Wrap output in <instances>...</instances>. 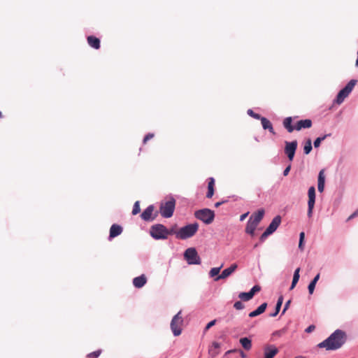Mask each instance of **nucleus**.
<instances>
[{
    "label": "nucleus",
    "mask_w": 358,
    "mask_h": 358,
    "mask_svg": "<svg viewBox=\"0 0 358 358\" xmlns=\"http://www.w3.org/2000/svg\"><path fill=\"white\" fill-rule=\"evenodd\" d=\"M292 117H287L283 120L282 124L283 127L287 129L289 133H292L294 130H295V125H292Z\"/></svg>",
    "instance_id": "5701e85b"
},
{
    "label": "nucleus",
    "mask_w": 358,
    "mask_h": 358,
    "mask_svg": "<svg viewBox=\"0 0 358 358\" xmlns=\"http://www.w3.org/2000/svg\"><path fill=\"white\" fill-rule=\"evenodd\" d=\"M238 352L240 353L241 357L242 358H245V357H246V355H245V353L242 350L238 349Z\"/></svg>",
    "instance_id": "6e6d98bb"
},
{
    "label": "nucleus",
    "mask_w": 358,
    "mask_h": 358,
    "mask_svg": "<svg viewBox=\"0 0 358 358\" xmlns=\"http://www.w3.org/2000/svg\"><path fill=\"white\" fill-rule=\"evenodd\" d=\"M141 211V208H140V201H136L134 204V206H133V209H132V214L134 215H137L138 213H139Z\"/></svg>",
    "instance_id": "72a5a7b5"
},
{
    "label": "nucleus",
    "mask_w": 358,
    "mask_h": 358,
    "mask_svg": "<svg viewBox=\"0 0 358 358\" xmlns=\"http://www.w3.org/2000/svg\"><path fill=\"white\" fill-rule=\"evenodd\" d=\"M87 43L93 48L98 50L100 48V40L96 36H87Z\"/></svg>",
    "instance_id": "4be33fe9"
},
{
    "label": "nucleus",
    "mask_w": 358,
    "mask_h": 358,
    "mask_svg": "<svg viewBox=\"0 0 358 358\" xmlns=\"http://www.w3.org/2000/svg\"><path fill=\"white\" fill-rule=\"evenodd\" d=\"M180 315L181 310L173 316L171 322V329L175 336L180 335L182 332L180 325L182 323L183 320Z\"/></svg>",
    "instance_id": "6e6552de"
},
{
    "label": "nucleus",
    "mask_w": 358,
    "mask_h": 358,
    "mask_svg": "<svg viewBox=\"0 0 358 358\" xmlns=\"http://www.w3.org/2000/svg\"><path fill=\"white\" fill-rule=\"evenodd\" d=\"M308 210L307 215L309 218L312 217L313 214V209L315 203V187L314 186H311L309 187L308 190Z\"/></svg>",
    "instance_id": "1a4fd4ad"
},
{
    "label": "nucleus",
    "mask_w": 358,
    "mask_h": 358,
    "mask_svg": "<svg viewBox=\"0 0 358 358\" xmlns=\"http://www.w3.org/2000/svg\"><path fill=\"white\" fill-rule=\"evenodd\" d=\"M184 258L189 265L200 264L201 258L195 248H189L184 252Z\"/></svg>",
    "instance_id": "0eeeda50"
},
{
    "label": "nucleus",
    "mask_w": 358,
    "mask_h": 358,
    "mask_svg": "<svg viewBox=\"0 0 358 358\" xmlns=\"http://www.w3.org/2000/svg\"><path fill=\"white\" fill-rule=\"evenodd\" d=\"M294 358H306V357H303V356H301V355H299V356H297Z\"/></svg>",
    "instance_id": "13d9d810"
},
{
    "label": "nucleus",
    "mask_w": 358,
    "mask_h": 358,
    "mask_svg": "<svg viewBox=\"0 0 358 358\" xmlns=\"http://www.w3.org/2000/svg\"><path fill=\"white\" fill-rule=\"evenodd\" d=\"M304 240H305V233L303 231H301L299 234V249L301 250H303Z\"/></svg>",
    "instance_id": "473e14b6"
},
{
    "label": "nucleus",
    "mask_w": 358,
    "mask_h": 358,
    "mask_svg": "<svg viewBox=\"0 0 358 358\" xmlns=\"http://www.w3.org/2000/svg\"><path fill=\"white\" fill-rule=\"evenodd\" d=\"M239 343L245 350H250L252 348V340L248 337L241 338Z\"/></svg>",
    "instance_id": "393cba45"
},
{
    "label": "nucleus",
    "mask_w": 358,
    "mask_h": 358,
    "mask_svg": "<svg viewBox=\"0 0 358 358\" xmlns=\"http://www.w3.org/2000/svg\"><path fill=\"white\" fill-rule=\"evenodd\" d=\"M266 308H267V303L264 302V303H262L259 307H257V309L250 312L249 313L248 316L250 317H257V316L262 314L263 313H264Z\"/></svg>",
    "instance_id": "412c9836"
},
{
    "label": "nucleus",
    "mask_w": 358,
    "mask_h": 358,
    "mask_svg": "<svg viewBox=\"0 0 358 358\" xmlns=\"http://www.w3.org/2000/svg\"><path fill=\"white\" fill-rule=\"evenodd\" d=\"M357 82V80H350L347 85L338 92L335 99L334 100V103L338 105L341 104L344 101L345 99L351 93Z\"/></svg>",
    "instance_id": "7ed1b4c3"
},
{
    "label": "nucleus",
    "mask_w": 358,
    "mask_h": 358,
    "mask_svg": "<svg viewBox=\"0 0 358 358\" xmlns=\"http://www.w3.org/2000/svg\"><path fill=\"white\" fill-rule=\"evenodd\" d=\"M215 179L212 177L208 178V188H214Z\"/></svg>",
    "instance_id": "a18cd8bd"
},
{
    "label": "nucleus",
    "mask_w": 358,
    "mask_h": 358,
    "mask_svg": "<svg viewBox=\"0 0 358 358\" xmlns=\"http://www.w3.org/2000/svg\"><path fill=\"white\" fill-rule=\"evenodd\" d=\"M346 342V334L341 329L335 330L328 338L317 344L319 348H325L327 351L340 349Z\"/></svg>",
    "instance_id": "f257e3e1"
},
{
    "label": "nucleus",
    "mask_w": 358,
    "mask_h": 358,
    "mask_svg": "<svg viewBox=\"0 0 358 358\" xmlns=\"http://www.w3.org/2000/svg\"><path fill=\"white\" fill-rule=\"evenodd\" d=\"M101 350H97L96 351H94L92 352H90L89 353L87 357L88 358H91V357H94V358H97L99 357V355H101Z\"/></svg>",
    "instance_id": "58836bf2"
},
{
    "label": "nucleus",
    "mask_w": 358,
    "mask_h": 358,
    "mask_svg": "<svg viewBox=\"0 0 358 358\" xmlns=\"http://www.w3.org/2000/svg\"><path fill=\"white\" fill-rule=\"evenodd\" d=\"M229 352L232 354V353L237 352L238 351L237 349H231V350H229Z\"/></svg>",
    "instance_id": "4d7b16f0"
},
{
    "label": "nucleus",
    "mask_w": 358,
    "mask_h": 358,
    "mask_svg": "<svg viewBox=\"0 0 358 358\" xmlns=\"http://www.w3.org/2000/svg\"><path fill=\"white\" fill-rule=\"evenodd\" d=\"M299 272H300V268H297L295 269V271L294 272V275H293L292 284L289 287L290 290L293 289L295 287V286L296 285L297 282H299V278H300Z\"/></svg>",
    "instance_id": "cd10ccee"
},
{
    "label": "nucleus",
    "mask_w": 358,
    "mask_h": 358,
    "mask_svg": "<svg viewBox=\"0 0 358 358\" xmlns=\"http://www.w3.org/2000/svg\"><path fill=\"white\" fill-rule=\"evenodd\" d=\"M123 228L122 226L117 224H113L110 228V232L108 236V240L111 241L114 238L122 234Z\"/></svg>",
    "instance_id": "2eb2a0df"
},
{
    "label": "nucleus",
    "mask_w": 358,
    "mask_h": 358,
    "mask_svg": "<svg viewBox=\"0 0 358 358\" xmlns=\"http://www.w3.org/2000/svg\"><path fill=\"white\" fill-rule=\"evenodd\" d=\"M313 122L310 119L301 120L296 122L295 130L300 131L303 129H309L312 127Z\"/></svg>",
    "instance_id": "dca6fc26"
},
{
    "label": "nucleus",
    "mask_w": 358,
    "mask_h": 358,
    "mask_svg": "<svg viewBox=\"0 0 358 358\" xmlns=\"http://www.w3.org/2000/svg\"><path fill=\"white\" fill-rule=\"evenodd\" d=\"M248 214H249V212L242 214L240 216V221H241V222L243 221L248 217Z\"/></svg>",
    "instance_id": "864d4df0"
},
{
    "label": "nucleus",
    "mask_w": 358,
    "mask_h": 358,
    "mask_svg": "<svg viewBox=\"0 0 358 358\" xmlns=\"http://www.w3.org/2000/svg\"><path fill=\"white\" fill-rule=\"evenodd\" d=\"M199 229V224H188L178 230L177 239L186 240L194 236Z\"/></svg>",
    "instance_id": "f03ea898"
},
{
    "label": "nucleus",
    "mask_w": 358,
    "mask_h": 358,
    "mask_svg": "<svg viewBox=\"0 0 358 358\" xmlns=\"http://www.w3.org/2000/svg\"><path fill=\"white\" fill-rule=\"evenodd\" d=\"M315 329V326L314 324L309 325L306 329L305 331L308 334L313 332Z\"/></svg>",
    "instance_id": "49530a36"
},
{
    "label": "nucleus",
    "mask_w": 358,
    "mask_h": 358,
    "mask_svg": "<svg viewBox=\"0 0 358 358\" xmlns=\"http://www.w3.org/2000/svg\"><path fill=\"white\" fill-rule=\"evenodd\" d=\"M331 136V134H327L323 136H319L316 138L313 142L314 147L315 148H317L320 146L321 143L324 141L327 137H329Z\"/></svg>",
    "instance_id": "c85d7f7f"
},
{
    "label": "nucleus",
    "mask_w": 358,
    "mask_h": 358,
    "mask_svg": "<svg viewBox=\"0 0 358 358\" xmlns=\"http://www.w3.org/2000/svg\"><path fill=\"white\" fill-rule=\"evenodd\" d=\"M234 308L236 310H243L245 308L244 304L241 301H237L234 303Z\"/></svg>",
    "instance_id": "ea45409f"
},
{
    "label": "nucleus",
    "mask_w": 358,
    "mask_h": 358,
    "mask_svg": "<svg viewBox=\"0 0 358 358\" xmlns=\"http://www.w3.org/2000/svg\"><path fill=\"white\" fill-rule=\"evenodd\" d=\"M222 267V265H221L219 267L212 268L209 271V276L210 278H216L217 275H219V273H220Z\"/></svg>",
    "instance_id": "c756f323"
},
{
    "label": "nucleus",
    "mask_w": 358,
    "mask_h": 358,
    "mask_svg": "<svg viewBox=\"0 0 358 358\" xmlns=\"http://www.w3.org/2000/svg\"><path fill=\"white\" fill-rule=\"evenodd\" d=\"M313 150L312 141L310 138L306 139L303 143V154L307 155L310 153Z\"/></svg>",
    "instance_id": "a878e982"
},
{
    "label": "nucleus",
    "mask_w": 358,
    "mask_h": 358,
    "mask_svg": "<svg viewBox=\"0 0 358 358\" xmlns=\"http://www.w3.org/2000/svg\"><path fill=\"white\" fill-rule=\"evenodd\" d=\"M260 121H261V123H262V128L264 130H268L271 134H272L273 135L275 134V130L273 129V124H272V123L271 122L270 120H268L265 117H262L260 119Z\"/></svg>",
    "instance_id": "a211bd4d"
},
{
    "label": "nucleus",
    "mask_w": 358,
    "mask_h": 358,
    "mask_svg": "<svg viewBox=\"0 0 358 358\" xmlns=\"http://www.w3.org/2000/svg\"><path fill=\"white\" fill-rule=\"evenodd\" d=\"M283 303V296H280L277 300L275 307V311L273 313H271L269 314V316L271 317H274L278 315L279 313L280 308L282 307Z\"/></svg>",
    "instance_id": "b1692460"
},
{
    "label": "nucleus",
    "mask_w": 358,
    "mask_h": 358,
    "mask_svg": "<svg viewBox=\"0 0 358 358\" xmlns=\"http://www.w3.org/2000/svg\"><path fill=\"white\" fill-rule=\"evenodd\" d=\"M214 188H208V192L206 193V197L208 199H210L213 197V194H214Z\"/></svg>",
    "instance_id": "c03bdc74"
},
{
    "label": "nucleus",
    "mask_w": 358,
    "mask_h": 358,
    "mask_svg": "<svg viewBox=\"0 0 358 358\" xmlns=\"http://www.w3.org/2000/svg\"><path fill=\"white\" fill-rule=\"evenodd\" d=\"M317 184L325 185V176L324 169L320 170L318 173Z\"/></svg>",
    "instance_id": "2f4dec72"
},
{
    "label": "nucleus",
    "mask_w": 358,
    "mask_h": 358,
    "mask_svg": "<svg viewBox=\"0 0 358 358\" xmlns=\"http://www.w3.org/2000/svg\"><path fill=\"white\" fill-rule=\"evenodd\" d=\"M147 282V278L144 274H142L133 279V285L136 288L143 287Z\"/></svg>",
    "instance_id": "6ab92c4d"
},
{
    "label": "nucleus",
    "mask_w": 358,
    "mask_h": 358,
    "mask_svg": "<svg viewBox=\"0 0 358 358\" xmlns=\"http://www.w3.org/2000/svg\"><path fill=\"white\" fill-rule=\"evenodd\" d=\"M290 303H291V300H290V299H289V300H288V301L285 303V306H284V308H283V309H282V313H281L282 315L285 314V313L286 312V310L289 308V306Z\"/></svg>",
    "instance_id": "de8ad7c7"
},
{
    "label": "nucleus",
    "mask_w": 358,
    "mask_h": 358,
    "mask_svg": "<svg viewBox=\"0 0 358 358\" xmlns=\"http://www.w3.org/2000/svg\"><path fill=\"white\" fill-rule=\"evenodd\" d=\"M2 117V113L0 111V118Z\"/></svg>",
    "instance_id": "052dcab7"
},
{
    "label": "nucleus",
    "mask_w": 358,
    "mask_h": 358,
    "mask_svg": "<svg viewBox=\"0 0 358 358\" xmlns=\"http://www.w3.org/2000/svg\"><path fill=\"white\" fill-rule=\"evenodd\" d=\"M150 236L157 241L167 239L166 227L162 224H155L150 228Z\"/></svg>",
    "instance_id": "39448f33"
},
{
    "label": "nucleus",
    "mask_w": 358,
    "mask_h": 358,
    "mask_svg": "<svg viewBox=\"0 0 358 358\" xmlns=\"http://www.w3.org/2000/svg\"><path fill=\"white\" fill-rule=\"evenodd\" d=\"M154 208L153 205L148 206L141 214V219L145 222L153 221L157 216V212L152 216Z\"/></svg>",
    "instance_id": "9b49d317"
},
{
    "label": "nucleus",
    "mask_w": 358,
    "mask_h": 358,
    "mask_svg": "<svg viewBox=\"0 0 358 358\" xmlns=\"http://www.w3.org/2000/svg\"><path fill=\"white\" fill-rule=\"evenodd\" d=\"M265 214V210L264 208H259L256 212L253 213L249 219H252L255 222L257 223L258 224L263 219Z\"/></svg>",
    "instance_id": "f3484780"
},
{
    "label": "nucleus",
    "mask_w": 358,
    "mask_h": 358,
    "mask_svg": "<svg viewBox=\"0 0 358 358\" xmlns=\"http://www.w3.org/2000/svg\"><path fill=\"white\" fill-rule=\"evenodd\" d=\"M176 224L173 226L172 227H171L170 229H167L166 228V231H167V238L169 237V235H175L176 236V238H177V233H178V230H176Z\"/></svg>",
    "instance_id": "c9c22d12"
},
{
    "label": "nucleus",
    "mask_w": 358,
    "mask_h": 358,
    "mask_svg": "<svg viewBox=\"0 0 358 358\" xmlns=\"http://www.w3.org/2000/svg\"><path fill=\"white\" fill-rule=\"evenodd\" d=\"M286 331H287V328H285H285H282V329H280V330L275 331L272 334V335H273V336H278V337H280V336H282L284 334H285V333H286Z\"/></svg>",
    "instance_id": "4c0bfd02"
},
{
    "label": "nucleus",
    "mask_w": 358,
    "mask_h": 358,
    "mask_svg": "<svg viewBox=\"0 0 358 358\" xmlns=\"http://www.w3.org/2000/svg\"><path fill=\"white\" fill-rule=\"evenodd\" d=\"M291 167H292L291 164H289V165H288V166H287L284 169L283 173H282V174H283V176H287L289 174V171H290V170H291Z\"/></svg>",
    "instance_id": "09e8293b"
},
{
    "label": "nucleus",
    "mask_w": 358,
    "mask_h": 358,
    "mask_svg": "<svg viewBox=\"0 0 358 358\" xmlns=\"http://www.w3.org/2000/svg\"><path fill=\"white\" fill-rule=\"evenodd\" d=\"M212 346L215 348V349H219L220 348V344L216 341L213 342V345Z\"/></svg>",
    "instance_id": "5fc2aeb1"
},
{
    "label": "nucleus",
    "mask_w": 358,
    "mask_h": 358,
    "mask_svg": "<svg viewBox=\"0 0 358 358\" xmlns=\"http://www.w3.org/2000/svg\"><path fill=\"white\" fill-rule=\"evenodd\" d=\"M320 273H317L313 278V280L310 282V283H309V285L308 286V292H309L310 294H313L315 288V286H316V284L318 282V280L320 279Z\"/></svg>",
    "instance_id": "bb28decb"
},
{
    "label": "nucleus",
    "mask_w": 358,
    "mask_h": 358,
    "mask_svg": "<svg viewBox=\"0 0 358 358\" xmlns=\"http://www.w3.org/2000/svg\"><path fill=\"white\" fill-rule=\"evenodd\" d=\"M238 265L234 263L232 264L229 267L224 269L221 274L217 275L216 278H214L215 281H219L220 280L225 279L230 276L237 268Z\"/></svg>",
    "instance_id": "f8f14e48"
},
{
    "label": "nucleus",
    "mask_w": 358,
    "mask_h": 358,
    "mask_svg": "<svg viewBox=\"0 0 358 358\" xmlns=\"http://www.w3.org/2000/svg\"><path fill=\"white\" fill-rule=\"evenodd\" d=\"M259 224L255 222L252 219H249L245 227V233L251 236L255 235V230Z\"/></svg>",
    "instance_id": "aec40b11"
},
{
    "label": "nucleus",
    "mask_w": 358,
    "mask_h": 358,
    "mask_svg": "<svg viewBox=\"0 0 358 358\" xmlns=\"http://www.w3.org/2000/svg\"><path fill=\"white\" fill-rule=\"evenodd\" d=\"M261 290V287L258 285H254L249 291L251 296L253 297L255 294Z\"/></svg>",
    "instance_id": "e433bc0d"
},
{
    "label": "nucleus",
    "mask_w": 358,
    "mask_h": 358,
    "mask_svg": "<svg viewBox=\"0 0 358 358\" xmlns=\"http://www.w3.org/2000/svg\"><path fill=\"white\" fill-rule=\"evenodd\" d=\"M176 207V199L173 196H169L168 201L160 206L161 215L164 218H170L173 216Z\"/></svg>",
    "instance_id": "20e7f679"
},
{
    "label": "nucleus",
    "mask_w": 358,
    "mask_h": 358,
    "mask_svg": "<svg viewBox=\"0 0 358 358\" xmlns=\"http://www.w3.org/2000/svg\"><path fill=\"white\" fill-rule=\"evenodd\" d=\"M229 354H231V353L229 352V350H227V351L225 352V356H226V355H229Z\"/></svg>",
    "instance_id": "bf43d9fd"
},
{
    "label": "nucleus",
    "mask_w": 358,
    "mask_h": 358,
    "mask_svg": "<svg viewBox=\"0 0 358 358\" xmlns=\"http://www.w3.org/2000/svg\"><path fill=\"white\" fill-rule=\"evenodd\" d=\"M324 189V185L317 184V190L319 192H320V193L323 192Z\"/></svg>",
    "instance_id": "8fccbe9b"
},
{
    "label": "nucleus",
    "mask_w": 358,
    "mask_h": 358,
    "mask_svg": "<svg viewBox=\"0 0 358 358\" xmlns=\"http://www.w3.org/2000/svg\"><path fill=\"white\" fill-rule=\"evenodd\" d=\"M194 216L196 219L202 221L206 224H211L215 219V213L209 208H203L196 210Z\"/></svg>",
    "instance_id": "423d86ee"
},
{
    "label": "nucleus",
    "mask_w": 358,
    "mask_h": 358,
    "mask_svg": "<svg viewBox=\"0 0 358 358\" xmlns=\"http://www.w3.org/2000/svg\"><path fill=\"white\" fill-rule=\"evenodd\" d=\"M270 235H271V234L265 229L263 234L260 236L259 241L261 242H264L266 239V238Z\"/></svg>",
    "instance_id": "79ce46f5"
},
{
    "label": "nucleus",
    "mask_w": 358,
    "mask_h": 358,
    "mask_svg": "<svg viewBox=\"0 0 358 358\" xmlns=\"http://www.w3.org/2000/svg\"><path fill=\"white\" fill-rule=\"evenodd\" d=\"M285 153L287 155L289 161L292 162L294 159L296 150L297 149V141L294 140L290 142L285 141Z\"/></svg>",
    "instance_id": "9d476101"
},
{
    "label": "nucleus",
    "mask_w": 358,
    "mask_h": 358,
    "mask_svg": "<svg viewBox=\"0 0 358 358\" xmlns=\"http://www.w3.org/2000/svg\"><path fill=\"white\" fill-rule=\"evenodd\" d=\"M358 215V209L356 210L349 217H348V220H351V219H353L354 217H357Z\"/></svg>",
    "instance_id": "603ef678"
},
{
    "label": "nucleus",
    "mask_w": 358,
    "mask_h": 358,
    "mask_svg": "<svg viewBox=\"0 0 358 358\" xmlns=\"http://www.w3.org/2000/svg\"><path fill=\"white\" fill-rule=\"evenodd\" d=\"M217 320H213L210 322H209L204 328V333H206L208 329H210L213 326H214L216 324Z\"/></svg>",
    "instance_id": "a19ab883"
},
{
    "label": "nucleus",
    "mask_w": 358,
    "mask_h": 358,
    "mask_svg": "<svg viewBox=\"0 0 358 358\" xmlns=\"http://www.w3.org/2000/svg\"><path fill=\"white\" fill-rule=\"evenodd\" d=\"M247 114L253 117L254 119H256V120H259L262 117V116H261V115L258 114V113H255L252 109H248L247 110Z\"/></svg>",
    "instance_id": "f704fd0d"
},
{
    "label": "nucleus",
    "mask_w": 358,
    "mask_h": 358,
    "mask_svg": "<svg viewBox=\"0 0 358 358\" xmlns=\"http://www.w3.org/2000/svg\"><path fill=\"white\" fill-rule=\"evenodd\" d=\"M278 353V349L273 345H266L264 348V358H273Z\"/></svg>",
    "instance_id": "ddd939ff"
},
{
    "label": "nucleus",
    "mask_w": 358,
    "mask_h": 358,
    "mask_svg": "<svg viewBox=\"0 0 358 358\" xmlns=\"http://www.w3.org/2000/svg\"><path fill=\"white\" fill-rule=\"evenodd\" d=\"M228 201L227 200H222L221 201H218L217 203H215V207L216 208H218L220 207L221 205H222L223 203H227Z\"/></svg>",
    "instance_id": "3c124183"
},
{
    "label": "nucleus",
    "mask_w": 358,
    "mask_h": 358,
    "mask_svg": "<svg viewBox=\"0 0 358 358\" xmlns=\"http://www.w3.org/2000/svg\"><path fill=\"white\" fill-rule=\"evenodd\" d=\"M153 137H154V134H152V133H148V134H147L145 136V137H144V138H143V143L144 144H145V143H146V142H147L148 141H149L150 139L152 138Z\"/></svg>",
    "instance_id": "37998d69"
},
{
    "label": "nucleus",
    "mask_w": 358,
    "mask_h": 358,
    "mask_svg": "<svg viewBox=\"0 0 358 358\" xmlns=\"http://www.w3.org/2000/svg\"><path fill=\"white\" fill-rule=\"evenodd\" d=\"M238 298L241 299L243 301H248L252 299L253 297L251 296L249 292H241L238 294Z\"/></svg>",
    "instance_id": "7c9ffc66"
},
{
    "label": "nucleus",
    "mask_w": 358,
    "mask_h": 358,
    "mask_svg": "<svg viewBox=\"0 0 358 358\" xmlns=\"http://www.w3.org/2000/svg\"><path fill=\"white\" fill-rule=\"evenodd\" d=\"M282 221V217L280 215H276L271 220L269 225L267 227L266 230H267L269 233L273 234L278 228Z\"/></svg>",
    "instance_id": "4468645a"
}]
</instances>
